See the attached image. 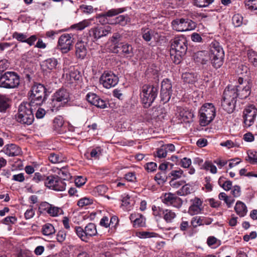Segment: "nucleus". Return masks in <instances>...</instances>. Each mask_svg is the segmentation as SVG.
Masks as SVG:
<instances>
[{"mask_svg":"<svg viewBox=\"0 0 257 257\" xmlns=\"http://www.w3.org/2000/svg\"><path fill=\"white\" fill-rule=\"evenodd\" d=\"M251 85L249 81L239 77L237 85L235 86L229 85L224 90L223 98L230 100H236L238 97L240 99H245L250 94Z\"/></svg>","mask_w":257,"mask_h":257,"instance_id":"1","label":"nucleus"},{"mask_svg":"<svg viewBox=\"0 0 257 257\" xmlns=\"http://www.w3.org/2000/svg\"><path fill=\"white\" fill-rule=\"evenodd\" d=\"M171 43L170 56L176 64L181 62L182 57L186 54L187 50V41L183 36L175 37L174 39H170L168 37L162 38V42Z\"/></svg>","mask_w":257,"mask_h":257,"instance_id":"2","label":"nucleus"},{"mask_svg":"<svg viewBox=\"0 0 257 257\" xmlns=\"http://www.w3.org/2000/svg\"><path fill=\"white\" fill-rule=\"evenodd\" d=\"M209 54L212 66L215 69L221 67L223 64L224 52L219 42L216 41L211 42Z\"/></svg>","mask_w":257,"mask_h":257,"instance_id":"3","label":"nucleus"},{"mask_svg":"<svg viewBox=\"0 0 257 257\" xmlns=\"http://www.w3.org/2000/svg\"><path fill=\"white\" fill-rule=\"evenodd\" d=\"M32 105L29 103H22L19 107L18 112L15 115V119L18 122L25 124H31L34 117L32 109Z\"/></svg>","mask_w":257,"mask_h":257,"instance_id":"4","label":"nucleus"},{"mask_svg":"<svg viewBox=\"0 0 257 257\" xmlns=\"http://www.w3.org/2000/svg\"><path fill=\"white\" fill-rule=\"evenodd\" d=\"M70 100L69 92L64 88L57 90L52 96L50 108L52 111H57Z\"/></svg>","mask_w":257,"mask_h":257,"instance_id":"5","label":"nucleus"},{"mask_svg":"<svg viewBox=\"0 0 257 257\" xmlns=\"http://www.w3.org/2000/svg\"><path fill=\"white\" fill-rule=\"evenodd\" d=\"M158 90L157 87L148 84L142 87L140 95L144 107L148 108L151 105L157 96Z\"/></svg>","mask_w":257,"mask_h":257,"instance_id":"6","label":"nucleus"},{"mask_svg":"<svg viewBox=\"0 0 257 257\" xmlns=\"http://www.w3.org/2000/svg\"><path fill=\"white\" fill-rule=\"evenodd\" d=\"M216 116V108L211 103H205L199 111V122L202 126L208 125Z\"/></svg>","mask_w":257,"mask_h":257,"instance_id":"7","label":"nucleus"},{"mask_svg":"<svg viewBox=\"0 0 257 257\" xmlns=\"http://www.w3.org/2000/svg\"><path fill=\"white\" fill-rule=\"evenodd\" d=\"M31 92L30 101L29 103L32 105H40L46 99V88L40 83L34 84L31 88Z\"/></svg>","mask_w":257,"mask_h":257,"instance_id":"8","label":"nucleus"},{"mask_svg":"<svg viewBox=\"0 0 257 257\" xmlns=\"http://www.w3.org/2000/svg\"><path fill=\"white\" fill-rule=\"evenodd\" d=\"M20 84V77L15 72L7 71L0 77V87L6 88H15Z\"/></svg>","mask_w":257,"mask_h":257,"instance_id":"9","label":"nucleus"},{"mask_svg":"<svg viewBox=\"0 0 257 257\" xmlns=\"http://www.w3.org/2000/svg\"><path fill=\"white\" fill-rule=\"evenodd\" d=\"M75 232L81 240L87 242L89 238L97 234L96 225L93 223H88L84 228L81 226H75Z\"/></svg>","mask_w":257,"mask_h":257,"instance_id":"10","label":"nucleus"},{"mask_svg":"<svg viewBox=\"0 0 257 257\" xmlns=\"http://www.w3.org/2000/svg\"><path fill=\"white\" fill-rule=\"evenodd\" d=\"M173 30L178 32L189 31L194 30L196 25L195 22L189 19H176L172 22Z\"/></svg>","mask_w":257,"mask_h":257,"instance_id":"11","label":"nucleus"},{"mask_svg":"<svg viewBox=\"0 0 257 257\" xmlns=\"http://www.w3.org/2000/svg\"><path fill=\"white\" fill-rule=\"evenodd\" d=\"M46 187L57 191H62L66 188V183L57 176H49L45 181Z\"/></svg>","mask_w":257,"mask_h":257,"instance_id":"12","label":"nucleus"},{"mask_svg":"<svg viewBox=\"0 0 257 257\" xmlns=\"http://www.w3.org/2000/svg\"><path fill=\"white\" fill-rule=\"evenodd\" d=\"M73 35L70 34H63L59 38L58 47L62 53H66L72 48L73 43Z\"/></svg>","mask_w":257,"mask_h":257,"instance_id":"13","label":"nucleus"},{"mask_svg":"<svg viewBox=\"0 0 257 257\" xmlns=\"http://www.w3.org/2000/svg\"><path fill=\"white\" fill-rule=\"evenodd\" d=\"M100 82L106 88L115 86L118 82V77L111 71H104L101 76Z\"/></svg>","mask_w":257,"mask_h":257,"instance_id":"14","label":"nucleus"},{"mask_svg":"<svg viewBox=\"0 0 257 257\" xmlns=\"http://www.w3.org/2000/svg\"><path fill=\"white\" fill-rule=\"evenodd\" d=\"M113 52L120 53L125 57H132L134 55V48L131 44L127 43L120 42L113 48Z\"/></svg>","mask_w":257,"mask_h":257,"instance_id":"15","label":"nucleus"},{"mask_svg":"<svg viewBox=\"0 0 257 257\" xmlns=\"http://www.w3.org/2000/svg\"><path fill=\"white\" fill-rule=\"evenodd\" d=\"M162 202L167 205H172L175 207L179 208L182 205V199L172 193H166L162 199Z\"/></svg>","mask_w":257,"mask_h":257,"instance_id":"16","label":"nucleus"},{"mask_svg":"<svg viewBox=\"0 0 257 257\" xmlns=\"http://www.w3.org/2000/svg\"><path fill=\"white\" fill-rule=\"evenodd\" d=\"M111 29L109 26L95 27L89 30V35L93 37L95 40H97L110 33Z\"/></svg>","mask_w":257,"mask_h":257,"instance_id":"17","label":"nucleus"},{"mask_svg":"<svg viewBox=\"0 0 257 257\" xmlns=\"http://www.w3.org/2000/svg\"><path fill=\"white\" fill-rule=\"evenodd\" d=\"M172 84L168 79L162 81V101L166 103L169 101L172 94Z\"/></svg>","mask_w":257,"mask_h":257,"instance_id":"18","label":"nucleus"},{"mask_svg":"<svg viewBox=\"0 0 257 257\" xmlns=\"http://www.w3.org/2000/svg\"><path fill=\"white\" fill-rule=\"evenodd\" d=\"M191 205L189 207L188 212L191 215L199 214L203 209V201L198 197L190 200Z\"/></svg>","mask_w":257,"mask_h":257,"instance_id":"19","label":"nucleus"},{"mask_svg":"<svg viewBox=\"0 0 257 257\" xmlns=\"http://www.w3.org/2000/svg\"><path fill=\"white\" fill-rule=\"evenodd\" d=\"M86 99L90 104L95 106L104 108L106 107V104L104 100L101 99L98 95L94 93L89 92L86 96Z\"/></svg>","mask_w":257,"mask_h":257,"instance_id":"20","label":"nucleus"},{"mask_svg":"<svg viewBox=\"0 0 257 257\" xmlns=\"http://www.w3.org/2000/svg\"><path fill=\"white\" fill-rule=\"evenodd\" d=\"M2 151L10 157L17 156L22 154L21 149L19 146L13 144L6 145Z\"/></svg>","mask_w":257,"mask_h":257,"instance_id":"21","label":"nucleus"},{"mask_svg":"<svg viewBox=\"0 0 257 257\" xmlns=\"http://www.w3.org/2000/svg\"><path fill=\"white\" fill-rule=\"evenodd\" d=\"M130 219L133 222L134 227L136 228L146 226V218L141 214L132 213L130 216Z\"/></svg>","mask_w":257,"mask_h":257,"instance_id":"22","label":"nucleus"},{"mask_svg":"<svg viewBox=\"0 0 257 257\" xmlns=\"http://www.w3.org/2000/svg\"><path fill=\"white\" fill-rule=\"evenodd\" d=\"M213 220V219L210 217L195 216L192 218L191 223L194 227H196L198 226L209 225L212 222Z\"/></svg>","mask_w":257,"mask_h":257,"instance_id":"23","label":"nucleus"},{"mask_svg":"<svg viewBox=\"0 0 257 257\" xmlns=\"http://www.w3.org/2000/svg\"><path fill=\"white\" fill-rule=\"evenodd\" d=\"M194 60L197 63L206 64L210 60L209 54L206 51H198L195 54Z\"/></svg>","mask_w":257,"mask_h":257,"instance_id":"24","label":"nucleus"},{"mask_svg":"<svg viewBox=\"0 0 257 257\" xmlns=\"http://www.w3.org/2000/svg\"><path fill=\"white\" fill-rule=\"evenodd\" d=\"M193 116V113L190 111L182 109L179 111L178 118L181 123L188 122L192 120Z\"/></svg>","mask_w":257,"mask_h":257,"instance_id":"25","label":"nucleus"},{"mask_svg":"<svg viewBox=\"0 0 257 257\" xmlns=\"http://www.w3.org/2000/svg\"><path fill=\"white\" fill-rule=\"evenodd\" d=\"M76 56L77 57L83 59L86 55L87 49L83 42H78L76 44Z\"/></svg>","mask_w":257,"mask_h":257,"instance_id":"26","label":"nucleus"},{"mask_svg":"<svg viewBox=\"0 0 257 257\" xmlns=\"http://www.w3.org/2000/svg\"><path fill=\"white\" fill-rule=\"evenodd\" d=\"M53 128L57 133L61 134L64 132V120L61 116L55 117L53 120Z\"/></svg>","mask_w":257,"mask_h":257,"instance_id":"27","label":"nucleus"},{"mask_svg":"<svg viewBox=\"0 0 257 257\" xmlns=\"http://www.w3.org/2000/svg\"><path fill=\"white\" fill-rule=\"evenodd\" d=\"M236 100H230L223 98L221 105L223 109L228 113H232L235 108Z\"/></svg>","mask_w":257,"mask_h":257,"instance_id":"28","label":"nucleus"},{"mask_svg":"<svg viewBox=\"0 0 257 257\" xmlns=\"http://www.w3.org/2000/svg\"><path fill=\"white\" fill-rule=\"evenodd\" d=\"M234 209L236 213L240 217L244 216L247 212L245 204L239 201H237L236 203Z\"/></svg>","mask_w":257,"mask_h":257,"instance_id":"29","label":"nucleus"},{"mask_svg":"<svg viewBox=\"0 0 257 257\" xmlns=\"http://www.w3.org/2000/svg\"><path fill=\"white\" fill-rule=\"evenodd\" d=\"M129 18L123 15H120L115 19L112 20L109 23L111 25H120L121 26H124L130 22Z\"/></svg>","mask_w":257,"mask_h":257,"instance_id":"30","label":"nucleus"},{"mask_svg":"<svg viewBox=\"0 0 257 257\" xmlns=\"http://www.w3.org/2000/svg\"><path fill=\"white\" fill-rule=\"evenodd\" d=\"M182 78L184 82L193 83L197 80V75L194 73L185 72L183 73Z\"/></svg>","mask_w":257,"mask_h":257,"instance_id":"31","label":"nucleus"},{"mask_svg":"<svg viewBox=\"0 0 257 257\" xmlns=\"http://www.w3.org/2000/svg\"><path fill=\"white\" fill-rule=\"evenodd\" d=\"M10 99L6 95L0 94V112H5L10 107Z\"/></svg>","mask_w":257,"mask_h":257,"instance_id":"32","label":"nucleus"},{"mask_svg":"<svg viewBox=\"0 0 257 257\" xmlns=\"http://www.w3.org/2000/svg\"><path fill=\"white\" fill-rule=\"evenodd\" d=\"M214 0H192V4L198 8L208 7Z\"/></svg>","mask_w":257,"mask_h":257,"instance_id":"33","label":"nucleus"},{"mask_svg":"<svg viewBox=\"0 0 257 257\" xmlns=\"http://www.w3.org/2000/svg\"><path fill=\"white\" fill-rule=\"evenodd\" d=\"M42 232L44 235H50L55 232L54 226L50 223L45 224L42 228Z\"/></svg>","mask_w":257,"mask_h":257,"instance_id":"34","label":"nucleus"},{"mask_svg":"<svg viewBox=\"0 0 257 257\" xmlns=\"http://www.w3.org/2000/svg\"><path fill=\"white\" fill-rule=\"evenodd\" d=\"M175 151V146L172 144L162 145V158L166 157L167 154Z\"/></svg>","mask_w":257,"mask_h":257,"instance_id":"35","label":"nucleus"},{"mask_svg":"<svg viewBox=\"0 0 257 257\" xmlns=\"http://www.w3.org/2000/svg\"><path fill=\"white\" fill-rule=\"evenodd\" d=\"M58 64L57 60L55 58H49L43 62V65L49 70H53L56 68Z\"/></svg>","mask_w":257,"mask_h":257,"instance_id":"36","label":"nucleus"},{"mask_svg":"<svg viewBox=\"0 0 257 257\" xmlns=\"http://www.w3.org/2000/svg\"><path fill=\"white\" fill-rule=\"evenodd\" d=\"M256 115L257 108L253 105H250L246 107L243 112V115L256 117Z\"/></svg>","mask_w":257,"mask_h":257,"instance_id":"37","label":"nucleus"},{"mask_svg":"<svg viewBox=\"0 0 257 257\" xmlns=\"http://www.w3.org/2000/svg\"><path fill=\"white\" fill-rule=\"evenodd\" d=\"M208 245L212 248H216L221 245V241L214 236H209L207 239Z\"/></svg>","mask_w":257,"mask_h":257,"instance_id":"38","label":"nucleus"},{"mask_svg":"<svg viewBox=\"0 0 257 257\" xmlns=\"http://www.w3.org/2000/svg\"><path fill=\"white\" fill-rule=\"evenodd\" d=\"M90 25V21L88 20H84L77 24L72 25L71 26V28L72 29H76L77 30L81 31L84 29L86 27H88Z\"/></svg>","mask_w":257,"mask_h":257,"instance_id":"39","label":"nucleus"},{"mask_svg":"<svg viewBox=\"0 0 257 257\" xmlns=\"http://www.w3.org/2000/svg\"><path fill=\"white\" fill-rule=\"evenodd\" d=\"M169 176L172 177L171 179L177 180L182 177H186V175L181 169L172 170L169 174Z\"/></svg>","mask_w":257,"mask_h":257,"instance_id":"40","label":"nucleus"},{"mask_svg":"<svg viewBox=\"0 0 257 257\" xmlns=\"http://www.w3.org/2000/svg\"><path fill=\"white\" fill-rule=\"evenodd\" d=\"M164 219L167 222H171L175 218L176 214L173 211L166 209L163 212Z\"/></svg>","mask_w":257,"mask_h":257,"instance_id":"41","label":"nucleus"},{"mask_svg":"<svg viewBox=\"0 0 257 257\" xmlns=\"http://www.w3.org/2000/svg\"><path fill=\"white\" fill-rule=\"evenodd\" d=\"M193 188L189 184H185L182 187L177 191L178 195L180 196H185L190 194L192 191Z\"/></svg>","mask_w":257,"mask_h":257,"instance_id":"42","label":"nucleus"},{"mask_svg":"<svg viewBox=\"0 0 257 257\" xmlns=\"http://www.w3.org/2000/svg\"><path fill=\"white\" fill-rule=\"evenodd\" d=\"M247 55L249 61L254 66H257V52L252 50H248Z\"/></svg>","mask_w":257,"mask_h":257,"instance_id":"43","label":"nucleus"},{"mask_svg":"<svg viewBox=\"0 0 257 257\" xmlns=\"http://www.w3.org/2000/svg\"><path fill=\"white\" fill-rule=\"evenodd\" d=\"M242 117L244 127L246 128L251 126L254 123L256 118V117L250 116L249 115H243Z\"/></svg>","mask_w":257,"mask_h":257,"instance_id":"44","label":"nucleus"},{"mask_svg":"<svg viewBox=\"0 0 257 257\" xmlns=\"http://www.w3.org/2000/svg\"><path fill=\"white\" fill-rule=\"evenodd\" d=\"M125 11L126 9L125 8L112 9L105 13V15L107 16V17H111L116 16L119 14L125 12Z\"/></svg>","mask_w":257,"mask_h":257,"instance_id":"45","label":"nucleus"},{"mask_svg":"<svg viewBox=\"0 0 257 257\" xmlns=\"http://www.w3.org/2000/svg\"><path fill=\"white\" fill-rule=\"evenodd\" d=\"M204 169L206 171H209L212 174H216L217 172L216 167L210 161H205L203 165Z\"/></svg>","mask_w":257,"mask_h":257,"instance_id":"46","label":"nucleus"},{"mask_svg":"<svg viewBox=\"0 0 257 257\" xmlns=\"http://www.w3.org/2000/svg\"><path fill=\"white\" fill-rule=\"evenodd\" d=\"M62 210L60 208L51 205L48 210V213L51 216H57L61 214Z\"/></svg>","mask_w":257,"mask_h":257,"instance_id":"47","label":"nucleus"},{"mask_svg":"<svg viewBox=\"0 0 257 257\" xmlns=\"http://www.w3.org/2000/svg\"><path fill=\"white\" fill-rule=\"evenodd\" d=\"M242 21L243 17L239 14L234 15L232 18V24L236 27H240L242 24Z\"/></svg>","mask_w":257,"mask_h":257,"instance_id":"48","label":"nucleus"},{"mask_svg":"<svg viewBox=\"0 0 257 257\" xmlns=\"http://www.w3.org/2000/svg\"><path fill=\"white\" fill-rule=\"evenodd\" d=\"M49 161L54 164L59 163L62 161V158L59 154L52 153L49 156Z\"/></svg>","mask_w":257,"mask_h":257,"instance_id":"49","label":"nucleus"},{"mask_svg":"<svg viewBox=\"0 0 257 257\" xmlns=\"http://www.w3.org/2000/svg\"><path fill=\"white\" fill-rule=\"evenodd\" d=\"M245 6L247 9L250 11L257 10V0H248L245 2Z\"/></svg>","mask_w":257,"mask_h":257,"instance_id":"50","label":"nucleus"},{"mask_svg":"<svg viewBox=\"0 0 257 257\" xmlns=\"http://www.w3.org/2000/svg\"><path fill=\"white\" fill-rule=\"evenodd\" d=\"M248 161L253 164H257V152H249L248 153Z\"/></svg>","mask_w":257,"mask_h":257,"instance_id":"51","label":"nucleus"},{"mask_svg":"<svg viewBox=\"0 0 257 257\" xmlns=\"http://www.w3.org/2000/svg\"><path fill=\"white\" fill-rule=\"evenodd\" d=\"M122 38V36L118 33H114L110 38L111 42L115 45L120 44L119 41Z\"/></svg>","mask_w":257,"mask_h":257,"instance_id":"52","label":"nucleus"},{"mask_svg":"<svg viewBox=\"0 0 257 257\" xmlns=\"http://www.w3.org/2000/svg\"><path fill=\"white\" fill-rule=\"evenodd\" d=\"M101 154V150L100 147H96L91 150L90 155L91 158L98 159Z\"/></svg>","mask_w":257,"mask_h":257,"instance_id":"53","label":"nucleus"},{"mask_svg":"<svg viewBox=\"0 0 257 257\" xmlns=\"http://www.w3.org/2000/svg\"><path fill=\"white\" fill-rule=\"evenodd\" d=\"M92 203V200L88 198H83L80 199L77 202V205L81 207L88 205Z\"/></svg>","mask_w":257,"mask_h":257,"instance_id":"54","label":"nucleus"},{"mask_svg":"<svg viewBox=\"0 0 257 257\" xmlns=\"http://www.w3.org/2000/svg\"><path fill=\"white\" fill-rule=\"evenodd\" d=\"M13 37L14 38H15L18 41L22 42H25L26 40V38L27 37V36L26 35L23 33H19L16 32L13 33Z\"/></svg>","mask_w":257,"mask_h":257,"instance_id":"55","label":"nucleus"},{"mask_svg":"<svg viewBox=\"0 0 257 257\" xmlns=\"http://www.w3.org/2000/svg\"><path fill=\"white\" fill-rule=\"evenodd\" d=\"M211 179L210 177H206L205 178L204 187L207 192H210L212 190V185L211 183Z\"/></svg>","mask_w":257,"mask_h":257,"instance_id":"56","label":"nucleus"},{"mask_svg":"<svg viewBox=\"0 0 257 257\" xmlns=\"http://www.w3.org/2000/svg\"><path fill=\"white\" fill-rule=\"evenodd\" d=\"M107 189L108 188L106 186L101 185L95 187V191L97 192L99 195H103L107 192Z\"/></svg>","mask_w":257,"mask_h":257,"instance_id":"57","label":"nucleus"},{"mask_svg":"<svg viewBox=\"0 0 257 257\" xmlns=\"http://www.w3.org/2000/svg\"><path fill=\"white\" fill-rule=\"evenodd\" d=\"M192 161L190 158L184 157L181 160L180 165L184 168H188L191 165Z\"/></svg>","mask_w":257,"mask_h":257,"instance_id":"58","label":"nucleus"},{"mask_svg":"<svg viewBox=\"0 0 257 257\" xmlns=\"http://www.w3.org/2000/svg\"><path fill=\"white\" fill-rule=\"evenodd\" d=\"M145 167L148 172H154L156 170L157 165L156 163L149 162L146 164Z\"/></svg>","mask_w":257,"mask_h":257,"instance_id":"59","label":"nucleus"},{"mask_svg":"<svg viewBox=\"0 0 257 257\" xmlns=\"http://www.w3.org/2000/svg\"><path fill=\"white\" fill-rule=\"evenodd\" d=\"M155 233L147 231L139 232L138 233V236L141 238H149L155 236Z\"/></svg>","mask_w":257,"mask_h":257,"instance_id":"60","label":"nucleus"},{"mask_svg":"<svg viewBox=\"0 0 257 257\" xmlns=\"http://www.w3.org/2000/svg\"><path fill=\"white\" fill-rule=\"evenodd\" d=\"M125 179L127 181L132 182H135L137 181V178L135 172H128L125 175Z\"/></svg>","mask_w":257,"mask_h":257,"instance_id":"61","label":"nucleus"},{"mask_svg":"<svg viewBox=\"0 0 257 257\" xmlns=\"http://www.w3.org/2000/svg\"><path fill=\"white\" fill-rule=\"evenodd\" d=\"M257 233L256 231H251L249 234H245L243 236V240L245 241H248L250 239H253L256 237Z\"/></svg>","mask_w":257,"mask_h":257,"instance_id":"62","label":"nucleus"},{"mask_svg":"<svg viewBox=\"0 0 257 257\" xmlns=\"http://www.w3.org/2000/svg\"><path fill=\"white\" fill-rule=\"evenodd\" d=\"M66 234L63 230H60L58 231L57 234V239L58 241L62 242L66 238Z\"/></svg>","mask_w":257,"mask_h":257,"instance_id":"63","label":"nucleus"},{"mask_svg":"<svg viewBox=\"0 0 257 257\" xmlns=\"http://www.w3.org/2000/svg\"><path fill=\"white\" fill-rule=\"evenodd\" d=\"M86 182V179L81 176H78L75 180V183L77 187H81Z\"/></svg>","mask_w":257,"mask_h":257,"instance_id":"64","label":"nucleus"}]
</instances>
